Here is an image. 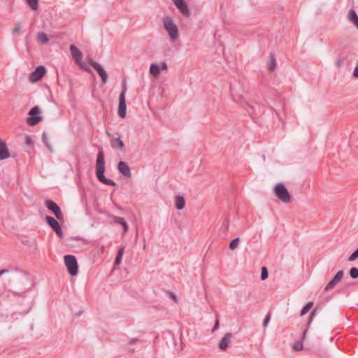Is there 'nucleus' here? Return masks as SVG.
<instances>
[{
	"label": "nucleus",
	"instance_id": "f257e3e1",
	"mask_svg": "<svg viewBox=\"0 0 358 358\" xmlns=\"http://www.w3.org/2000/svg\"><path fill=\"white\" fill-rule=\"evenodd\" d=\"M105 171V161H104V156L103 152L101 150L99 152L97 155V159L96 162V176L99 181L101 182L108 185L114 186L115 185V182H113L112 180L107 179L103 175V173Z\"/></svg>",
	"mask_w": 358,
	"mask_h": 358
},
{
	"label": "nucleus",
	"instance_id": "f03ea898",
	"mask_svg": "<svg viewBox=\"0 0 358 358\" xmlns=\"http://www.w3.org/2000/svg\"><path fill=\"white\" fill-rule=\"evenodd\" d=\"M273 192L275 196L282 203H287L291 201V194L284 184L277 183L273 187Z\"/></svg>",
	"mask_w": 358,
	"mask_h": 358
},
{
	"label": "nucleus",
	"instance_id": "7ed1b4c3",
	"mask_svg": "<svg viewBox=\"0 0 358 358\" xmlns=\"http://www.w3.org/2000/svg\"><path fill=\"white\" fill-rule=\"evenodd\" d=\"M163 21L164 29L169 33L171 38L176 39L179 36L178 29L173 19L170 16H166L164 17Z\"/></svg>",
	"mask_w": 358,
	"mask_h": 358
},
{
	"label": "nucleus",
	"instance_id": "20e7f679",
	"mask_svg": "<svg viewBox=\"0 0 358 358\" xmlns=\"http://www.w3.org/2000/svg\"><path fill=\"white\" fill-rule=\"evenodd\" d=\"M127 92L126 80L122 82V91L119 96L118 115L120 117L124 118L126 116V102L125 95Z\"/></svg>",
	"mask_w": 358,
	"mask_h": 358
},
{
	"label": "nucleus",
	"instance_id": "39448f33",
	"mask_svg": "<svg viewBox=\"0 0 358 358\" xmlns=\"http://www.w3.org/2000/svg\"><path fill=\"white\" fill-rule=\"evenodd\" d=\"M29 117L27 123L29 126H34L38 124L43 119L41 116V109L38 106L33 107L28 113Z\"/></svg>",
	"mask_w": 358,
	"mask_h": 358
},
{
	"label": "nucleus",
	"instance_id": "423d86ee",
	"mask_svg": "<svg viewBox=\"0 0 358 358\" xmlns=\"http://www.w3.org/2000/svg\"><path fill=\"white\" fill-rule=\"evenodd\" d=\"M64 262L69 274L73 276L76 275L78 271L76 258L73 255H66Z\"/></svg>",
	"mask_w": 358,
	"mask_h": 358
},
{
	"label": "nucleus",
	"instance_id": "0eeeda50",
	"mask_svg": "<svg viewBox=\"0 0 358 358\" xmlns=\"http://www.w3.org/2000/svg\"><path fill=\"white\" fill-rule=\"evenodd\" d=\"M45 204V206L53 213L59 221L62 222L64 220V216L61 209L56 203L51 200H46Z\"/></svg>",
	"mask_w": 358,
	"mask_h": 358
},
{
	"label": "nucleus",
	"instance_id": "6e6552de",
	"mask_svg": "<svg viewBox=\"0 0 358 358\" xmlns=\"http://www.w3.org/2000/svg\"><path fill=\"white\" fill-rule=\"evenodd\" d=\"M46 73V69L45 66L40 65L38 66L36 69L31 72L29 75V80L31 83H36L40 80L45 76Z\"/></svg>",
	"mask_w": 358,
	"mask_h": 358
},
{
	"label": "nucleus",
	"instance_id": "1a4fd4ad",
	"mask_svg": "<svg viewBox=\"0 0 358 358\" xmlns=\"http://www.w3.org/2000/svg\"><path fill=\"white\" fill-rule=\"evenodd\" d=\"M45 220L50 227L52 229V230L56 233V234L59 237H63V232L62 228L59 224V222L52 217L46 216Z\"/></svg>",
	"mask_w": 358,
	"mask_h": 358
},
{
	"label": "nucleus",
	"instance_id": "9d476101",
	"mask_svg": "<svg viewBox=\"0 0 358 358\" xmlns=\"http://www.w3.org/2000/svg\"><path fill=\"white\" fill-rule=\"evenodd\" d=\"M88 63L97 71L101 78V81L106 83L108 79V75L105 70L97 62H94L92 59L90 58Z\"/></svg>",
	"mask_w": 358,
	"mask_h": 358
},
{
	"label": "nucleus",
	"instance_id": "9b49d317",
	"mask_svg": "<svg viewBox=\"0 0 358 358\" xmlns=\"http://www.w3.org/2000/svg\"><path fill=\"white\" fill-rule=\"evenodd\" d=\"M177 8L185 15L189 17L190 11L184 0H172Z\"/></svg>",
	"mask_w": 358,
	"mask_h": 358
},
{
	"label": "nucleus",
	"instance_id": "f8f14e48",
	"mask_svg": "<svg viewBox=\"0 0 358 358\" xmlns=\"http://www.w3.org/2000/svg\"><path fill=\"white\" fill-rule=\"evenodd\" d=\"M343 276V271H338L336 275L334 277V278L327 284L324 290L326 292H328L333 288L335 287V286L341 280Z\"/></svg>",
	"mask_w": 358,
	"mask_h": 358
},
{
	"label": "nucleus",
	"instance_id": "ddd939ff",
	"mask_svg": "<svg viewBox=\"0 0 358 358\" xmlns=\"http://www.w3.org/2000/svg\"><path fill=\"white\" fill-rule=\"evenodd\" d=\"M10 156L7 143L0 138V160L9 158Z\"/></svg>",
	"mask_w": 358,
	"mask_h": 358
},
{
	"label": "nucleus",
	"instance_id": "4468645a",
	"mask_svg": "<svg viewBox=\"0 0 358 358\" xmlns=\"http://www.w3.org/2000/svg\"><path fill=\"white\" fill-rule=\"evenodd\" d=\"M70 52L76 62L77 64H80L83 57L82 52L74 45H70Z\"/></svg>",
	"mask_w": 358,
	"mask_h": 358
},
{
	"label": "nucleus",
	"instance_id": "2eb2a0df",
	"mask_svg": "<svg viewBox=\"0 0 358 358\" xmlns=\"http://www.w3.org/2000/svg\"><path fill=\"white\" fill-rule=\"evenodd\" d=\"M118 171L124 176L130 178L131 173L129 166L124 162H120L117 166Z\"/></svg>",
	"mask_w": 358,
	"mask_h": 358
},
{
	"label": "nucleus",
	"instance_id": "dca6fc26",
	"mask_svg": "<svg viewBox=\"0 0 358 358\" xmlns=\"http://www.w3.org/2000/svg\"><path fill=\"white\" fill-rule=\"evenodd\" d=\"M231 337H232L231 334H230V333L226 334L224 336V337L222 338V339L221 340V341L219 344V348L222 350H225L229 345V343L230 342V339L231 338Z\"/></svg>",
	"mask_w": 358,
	"mask_h": 358
},
{
	"label": "nucleus",
	"instance_id": "f3484780",
	"mask_svg": "<svg viewBox=\"0 0 358 358\" xmlns=\"http://www.w3.org/2000/svg\"><path fill=\"white\" fill-rule=\"evenodd\" d=\"M174 201L175 206L177 209L182 210L184 208L185 206V201L182 196L178 195L175 196Z\"/></svg>",
	"mask_w": 358,
	"mask_h": 358
},
{
	"label": "nucleus",
	"instance_id": "a211bd4d",
	"mask_svg": "<svg viewBox=\"0 0 358 358\" xmlns=\"http://www.w3.org/2000/svg\"><path fill=\"white\" fill-rule=\"evenodd\" d=\"M111 145L114 149H122L124 147V143L120 138H114L111 141Z\"/></svg>",
	"mask_w": 358,
	"mask_h": 358
},
{
	"label": "nucleus",
	"instance_id": "6ab92c4d",
	"mask_svg": "<svg viewBox=\"0 0 358 358\" xmlns=\"http://www.w3.org/2000/svg\"><path fill=\"white\" fill-rule=\"evenodd\" d=\"M36 40L41 43L45 44L49 41V38L45 33L41 31L37 34Z\"/></svg>",
	"mask_w": 358,
	"mask_h": 358
},
{
	"label": "nucleus",
	"instance_id": "aec40b11",
	"mask_svg": "<svg viewBox=\"0 0 358 358\" xmlns=\"http://www.w3.org/2000/svg\"><path fill=\"white\" fill-rule=\"evenodd\" d=\"M150 73L155 77L157 78L160 73L159 66L157 64H152L150 67Z\"/></svg>",
	"mask_w": 358,
	"mask_h": 358
},
{
	"label": "nucleus",
	"instance_id": "412c9836",
	"mask_svg": "<svg viewBox=\"0 0 358 358\" xmlns=\"http://www.w3.org/2000/svg\"><path fill=\"white\" fill-rule=\"evenodd\" d=\"M275 66H276V60H275V55L273 52H271L270 53V62L268 63V69L271 72H273L275 69Z\"/></svg>",
	"mask_w": 358,
	"mask_h": 358
},
{
	"label": "nucleus",
	"instance_id": "4be33fe9",
	"mask_svg": "<svg viewBox=\"0 0 358 358\" xmlns=\"http://www.w3.org/2000/svg\"><path fill=\"white\" fill-rule=\"evenodd\" d=\"M124 247L123 246H121L119 250H118V252H117V255L115 258V262L114 264L115 265H119L120 264L121 262H122V256L124 255Z\"/></svg>",
	"mask_w": 358,
	"mask_h": 358
},
{
	"label": "nucleus",
	"instance_id": "5701e85b",
	"mask_svg": "<svg viewBox=\"0 0 358 358\" xmlns=\"http://www.w3.org/2000/svg\"><path fill=\"white\" fill-rule=\"evenodd\" d=\"M348 19L353 24L358 20V15L354 10H350L348 13Z\"/></svg>",
	"mask_w": 358,
	"mask_h": 358
},
{
	"label": "nucleus",
	"instance_id": "b1692460",
	"mask_svg": "<svg viewBox=\"0 0 358 358\" xmlns=\"http://www.w3.org/2000/svg\"><path fill=\"white\" fill-rule=\"evenodd\" d=\"M27 4L32 10H37L38 7V0H27Z\"/></svg>",
	"mask_w": 358,
	"mask_h": 358
},
{
	"label": "nucleus",
	"instance_id": "393cba45",
	"mask_svg": "<svg viewBox=\"0 0 358 358\" xmlns=\"http://www.w3.org/2000/svg\"><path fill=\"white\" fill-rule=\"evenodd\" d=\"M313 302H309L302 309L301 312V314L300 315L301 316H303L304 315H306L310 310V308L313 307Z\"/></svg>",
	"mask_w": 358,
	"mask_h": 358
},
{
	"label": "nucleus",
	"instance_id": "a878e982",
	"mask_svg": "<svg viewBox=\"0 0 358 358\" xmlns=\"http://www.w3.org/2000/svg\"><path fill=\"white\" fill-rule=\"evenodd\" d=\"M239 243H240L239 238H236L234 239L233 241H231L229 243L230 250H235L238 247Z\"/></svg>",
	"mask_w": 358,
	"mask_h": 358
},
{
	"label": "nucleus",
	"instance_id": "bb28decb",
	"mask_svg": "<svg viewBox=\"0 0 358 358\" xmlns=\"http://www.w3.org/2000/svg\"><path fill=\"white\" fill-rule=\"evenodd\" d=\"M293 349L296 351L301 350L303 349V343L301 341H297L294 343Z\"/></svg>",
	"mask_w": 358,
	"mask_h": 358
},
{
	"label": "nucleus",
	"instance_id": "cd10ccee",
	"mask_svg": "<svg viewBox=\"0 0 358 358\" xmlns=\"http://www.w3.org/2000/svg\"><path fill=\"white\" fill-rule=\"evenodd\" d=\"M350 275L352 278H358V269L357 268H352L350 271Z\"/></svg>",
	"mask_w": 358,
	"mask_h": 358
},
{
	"label": "nucleus",
	"instance_id": "c85d7f7f",
	"mask_svg": "<svg viewBox=\"0 0 358 358\" xmlns=\"http://www.w3.org/2000/svg\"><path fill=\"white\" fill-rule=\"evenodd\" d=\"M268 278V271L266 267L262 268L261 278L264 280Z\"/></svg>",
	"mask_w": 358,
	"mask_h": 358
},
{
	"label": "nucleus",
	"instance_id": "c756f323",
	"mask_svg": "<svg viewBox=\"0 0 358 358\" xmlns=\"http://www.w3.org/2000/svg\"><path fill=\"white\" fill-rule=\"evenodd\" d=\"M358 258V248L350 256L348 260L350 262L355 261Z\"/></svg>",
	"mask_w": 358,
	"mask_h": 358
},
{
	"label": "nucleus",
	"instance_id": "7c9ffc66",
	"mask_svg": "<svg viewBox=\"0 0 358 358\" xmlns=\"http://www.w3.org/2000/svg\"><path fill=\"white\" fill-rule=\"evenodd\" d=\"M113 219L115 223H118L122 225L125 222V220L122 217H117V216H113Z\"/></svg>",
	"mask_w": 358,
	"mask_h": 358
},
{
	"label": "nucleus",
	"instance_id": "2f4dec72",
	"mask_svg": "<svg viewBox=\"0 0 358 358\" xmlns=\"http://www.w3.org/2000/svg\"><path fill=\"white\" fill-rule=\"evenodd\" d=\"M22 28V23L19 22L17 25L13 28V34L19 33L20 31V29Z\"/></svg>",
	"mask_w": 358,
	"mask_h": 358
},
{
	"label": "nucleus",
	"instance_id": "473e14b6",
	"mask_svg": "<svg viewBox=\"0 0 358 358\" xmlns=\"http://www.w3.org/2000/svg\"><path fill=\"white\" fill-rule=\"evenodd\" d=\"M83 69H84L86 72L92 73V70L86 66L85 64L83 63V62H80V64H78Z\"/></svg>",
	"mask_w": 358,
	"mask_h": 358
},
{
	"label": "nucleus",
	"instance_id": "72a5a7b5",
	"mask_svg": "<svg viewBox=\"0 0 358 358\" xmlns=\"http://www.w3.org/2000/svg\"><path fill=\"white\" fill-rule=\"evenodd\" d=\"M159 66L160 70H166L167 69V64L164 62H161L160 65H159Z\"/></svg>",
	"mask_w": 358,
	"mask_h": 358
},
{
	"label": "nucleus",
	"instance_id": "f704fd0d",
	"mask_svg": "<svg viewBox=\"0 0 358 358\" xmlns=\"http://www.w3.org/2000/svg\"><path fill=\"white\" fill-rule=\"evenodd\" d=\"M335 64H336V67L340 68L343 65V60L341 59H338L336 61Z\"/></svg>",
	"mask_w": 358,
	"mask_h": 358
},
{
	"label": "nucleus",
	"instance_id": "c9c22d12",
	"mask_svg": "<svg viewBox=\"0 0 358 358\" xmlns=\"http://www.w3.org/2000/svg\"><path fill=\"white\" fill-rule=\"evenodd\" d=\"M270 319H271V316L270 315H267L266 317H265L264 319V326H266L267 324L270 321Z\"/></svg>",
	"mask_w": 358,
	"mask_h": 358
},
{
	"label": "nucleus",
	"instance_id": "e433bc0d",
	"mask_svg": "<svg viewBox=\"0 0 358 358\" xmlns=\"http://www.w3.org/2000/svg\"><path fill=\"white\" fill-rule=\"evenodd\" d=\"M122 227L124 228V232L126 233L127 231H128V224H127L126 222H124L123 224H122Z\"/></svg>",
	"mask_w": 358,
	"mask_h": 358
},
{
	"label": "nucleus",
	"instance_id": "4c0bfd02",
	"mask_svg": "<svg viewBox=\"0 0 358 358\" xmlns=\"http://www.w3.org/2000/svg\"><path fill=\"white\" fill-rule=\"evenodd\" d=\"M218 327H219V320H216V322L213 329V331H215V329H218Z\"/></svg>",
	"mask_w": 358,
	"mask_h": 358
},
{
	"label": "nucleus",
	"instance_id": "58836bf2",
	"mask_svg": "<svg viewBox=\"0 0 358 358\" xmlns=\"http://www.w3.org/2000/svg\"><path fill=\"white\" fill-rule=\"evenodd\" d=\"M8 270H7V269H3V270H1V271H0V276H1V275L4 274V273H8Z\"/></svg>",
	"mask_w": 358,
	"mask_h": 358
},
{
	"label": "nucleus",
	"instance_id": "ea45409f",
	"mask_svg": "<svg viewBox=\"0 0 358 358\" xmlns=\"http://www.w3.org/2000/svg\"><path fill=\"white\" fill-rule=\"evenodd\" d=\"M27 144H31V139L29 138H27Z\"/></svg>",
	"mask_w": 358,
	"mask_h": 358
},
{
	"label": "nucleus",
	"instance_id": "a19ab883",
	"mask_svg": "<svg viewBox=\"0 0 358 358\" xmlns=\"http://www.w3.org/2000/svg\"><path fill=\"white\" fill-rule=\"evenodd\" d=\"M47 138L45 136H43V142L47 144Z\"/></svg>",
	"mask_w": 358,
	"mask_h": 358
},
{
	"label": "nucleus",
	"instance_id": "79ce46f5",
	"mask_svg": "<svg viewBox=\"0 0 358 358\" xmlns=\"http://www.w3.org/2000/svg\"><path fill=\"white\" fill-rule=\"evenodd\" d=\"M354 25L358 29V20L354 23Z\"/></svg>",
	"mask_w": 358,
	"mask_h": 358
},
{
	"label": "nucleus",
	"instance_id": "37998d69",
	"mask_svg": "<svg viewBox=\"0 0 358 358\" xmlns=\"http://www.w3.org/2000/svg\"><path fill=\"white\" fill-rule=\"evenodd\" d=\"M314 313H315V312H313V313H311V318L313 317V315H314Z\"/></svg>",
	"mask_w": 358,
	"mask_h": 358
},
{
	"label": "nucleus",
	"instance_id": "c03bdc74",
	"mask_svg": "<svg viewBox=\"0 0 358 358\" xmlns=\"http://www.w3.org/2000/svg\"><path fill=\"white\" fill-rule=\"evenodd\" d=\"M306 334V331H305L303 333V338H305Z\"/></svg>",
	"mask_w": 358,
	"mask_h": 358
}]
</instances>
